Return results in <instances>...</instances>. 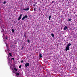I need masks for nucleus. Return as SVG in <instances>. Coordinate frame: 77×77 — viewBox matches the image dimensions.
Masks as SVG:
<instances>
[{
	"instance_id": "obj_1",
	"label": "nucleus",
	"mask_w": 77,
	"mask_h": 77,
	"mask_svg": "<svg viewBox=\"0 0 77 77\" xmlns=\"http://www.w3.org/2000/svg\"><path fill=\"white\" fill-rule=\"evenodd\" d=\"M29 65H30L29 63H27L25 64V67H27V66H29Z\"/></svg>"
},
{
	"instance_id": "obj_2",
	"label": "nucleus",
	"mask_w": 77,
	"mask_h": 77,
	"mask_svg": "<svg viewBox=\"0 0 77 77\" xmlns=\"http://www.w3.org/2000/svg\"><path fill=\"white\" fill-rule=\"evenodd\" d=\"M25 18H27V16L26 15L24 16H23L22 19V20H24L25 19Z\"/></svg>"
},
{
	"instance_id": "obj_3",
	"label": "nucleus",
	"mask_w": 77,
	"mask_h": 77,
	"mask_svg": "<svg viewBox=\"0 0 77 77\" xmlns=\"http://www.w3.org/2000/svg\"><path fill=\"white\" fill-rule=\"evenodd\" d=\"M65 50L66 51H68V50H69V47H68V46H66V48L65 49Z\"/></svg>"
},
{
	"instance_id": "obj_4",
	"label": "nucleus",
	"mask_w": 77,
	"mask_h": 77,
	"mask_svg": "<svg viewBox=\"0 0 77 77\" xmlns=\"http://www.w3.org/2000/svg\"><path fill=\"white\" fill-rule=\"evenodd\" d=\"M21 17H22V14H20V16L18 17V20H21Z\"/></svg>"
},
{
	"instance_id": "obj_5",
	"label": "nucleus",
	"mask_w": 77,
	"mask_h": 77,
	"mask_svg": "<svg viewBox=\"0 0 77 77\" xmlns=\"http://www.w3.org/2000/svg\"><path fill=\"white\" fill-rule=\"evenodd\" d=\"M8 58H9V57L10 56H12V54H11V53H9L8 55Z\"/></svg>"
},
{
	"instance_id": "obj_6",
	"label": "nucleus",
	"mask_w": 77,
	"mask_h": 77,
	"mask_svg": "<svg viewBox=\"0 0 77 77\" xmlns=\"http://www.w3.org/2000/svg\"><path fill=\"white\" fill-rule=\"evenodd\" d=\"M39 57L40 58H41L42 57V54H41V53H40L39 54Z\"/></svg>"
},
{
	"instance_id": "obj_7",
	"label": "nucleus",
	"mask_w": 77,
	"mask_h": 77,
	"mask_svg": "<svg viewBox=\"0 0 77 77\" xmlns=\"http://www.w3.org/2000/svg\"><path fill=\"white\" fill-rule=\"evenodd\" d=\"M15 74L17 76H19V75H20V74L18 72L15 73Z\"/></svg>"
},
{
	"instance_id": "obj_8",
	"label": "nucleus",
	"mask_w": 77,
	"mask_h": 77,
	"mask_svg": "<svg viewBox=\"0 0 77 77\" xmlns=\"http://www.w3.org/2000/svg\"><path fill=\"white\" fill-rule=\"evenodd\" d=\"M23 10L24 11H29V8H27L26 9H23Z\"/></svg>"
},
{
	"instance_id": "obj_9",
	"label": "nucleus",
	"mask_w": 77,
	"mask_h": 77,
	"mask_svg": "<svg viewBox=\"0 0 77 77\" xmlns=\"http://www.w3.org/2000/svg\"><path fill=\"white\" fill-rule=\"evenodd\" d=\"M70 45H71V43H69V44H67V47H69Z\"/></svg>"
},
{
	"instance_id": "obj_10",
	"label": "nucleus",
	"mask_w": 77,
	"mask_h": 77,
	"mask_svg": "<svg viewBox=\"0 0 77 77\" xmlns=\"http://www.w3.org/2000/svg\"><path fill=\"white\" fill-rule=\"evenodd\" d=\"M66 29H67V26H65L64 27V30H66Z\"/></svg>"
},
{
	"instance_id": "obj_11",
	"label": "nucleus",
	"mask_w": 77,
	"mask_h": 77,
	"mask_svg": "<svg viewBox=\"0 0 77 77\" xmlns=\"http://www.w3.org/2000/svg\"><path fill=\"white\" fill-rule=\"evenodd\" d=\"M14 71H18V69H16V68H14Z\"/></svg>"
},
{
	"instance_id": "obj_12",
	"label": "nucleus",
	"mask_w": 77,
	"mask_h": 77,
	"mask_svg": "<svg viewBox=\"0 0 77 77\" xmlns=\"http://www.w3.org/2000/svg\"><path fill=\"white\" fill-rule=\"evenodd\" d=\"M49 20H50V19H51V16L50 15L49 16Z\"/></svg>"
},
{
	"instance_id": "obj_13",
	"label": "nucleus",
	"mask_w": 77,
	"mask_h": 77,
	"mask_svg": "<svg viewBox=\"0 0 77 77\" xmlns=\"http://www.w3.org/2000/svg\"><path fill=\"white\" fill-rule=\"evenodd\" d=\"M51 35L52 36V37H54V34L52 33L51 34Z\"/></svg>"
},
{
	"instance_id": "obj_14",
	"label": "nucleus",
	"mask_w": 77,
	"mask_h": 77,
	"mask_svg": "<svg viewBox=\"0 0 77 77\" xmlns=\"http://www.w3.org/2000/svg\"><path fill=\"white\" fill-rule=\"evenodd\" d=\"M6 1H4L3 3V4L4 5H6Z\"/></svg>"
},
{
	"instance_id": "obj_15",
	"label": "nucleus",
	"mask_w": 77,
	"mask_h": 77,
	"mask_svg": "<svg viewBox=\"0 0 77 77\" xmlns=\"http://www.w3.org/2000/svg\"><path fill=\"white\" fill-rule=\"evenodd\" d=\"M12 32L13 33H14V29H12Z\"/></svg>"
},
{
	"instance_id": "obj_16",
	"label": "nucleus",
	"mask_w": 77,
	"mask_h": 77,
	"mask_svg": "<svg viewBox=\"0 0 77 77\" xmlns=\"http://www.w3.org/2000/svg\"><path fill=\"white\" fill-rule=\"evenodd\" d=\"M68 21H71V19H69L68 20Z\"/></svg>"
},
{
	"instance_id": "obj_17",
	"label": "nucleus",
	"mask_w": 77,
	"mask_h": 77,
	"mask_svg": "<svg viewBox=\"0 0 77 77\" xmlns=\"http://www.w3.org/2000/svg\"><path fill=\"white\" fill-rule=\"evenodd\" d=\"M27 41L28 43H30V40L29 39L27 40Z\"/></svg>"
},
{
	"instance_id": "obj_18",
	"label": "nucleus",
	"mask_w": 77,
	"mask_h": 77,
	"mask_svg": "<svg viewBox=\"0 0 77 77\" xmlns=\"http://www.w3.org/2000/svg\"><path fill=\"white\" fill-rule=\"evenodd\" d=\"M6 46L7 47V48H8V44H6Z\"/></svg>"
},
{
	"instance_id": "obj_19",
	"label": "nucleus",
	"mask_w": 77,
	"mask_h": 77,
	"mask_svg": "<svg viewBox=\"0 0 77 77\" xmlns=\"http://www.w3.org/2000/svg\"><path fill=\"white\" fill-rule=\"evenodd\" d=\"M2 32H3V33H4L5 32V31L3 29H2V30L1 31Z\"/></svg>"
},
{
	"instance_id": "obj_20",
	"label": "nucleus",
	"mask_w": 77,
	"mask_h": 77,
	"mask_svg": "<svg viewBox=\"0 0 77 77\" xmlns=\"http://www.w3.org/2000/svg\"><path fill=\"white\" fill-rule=\"evenodd\" d=\"M11 60H15V58H12L11 59Z\"/></svg>"
},
{
	"instance_id": "obj_21",
	"label": "nucleus",
	"mask_w": 77,
	"mask_h": 77,
	"mask_svg": "<svg viewBox=\"0 0 77 77\" xmlns=\"http://www.w3.org/2000/svg\"><path fill=\"white\" fill-rule=\"evenodd\" d=\"M36 5H35V4H34L33 5V6H34L35 7Z\"/></svg>"
},
{
	"instance_id": "obj_22",
	"label": "nucleus",
	"mask_w": 77,
	"mask_h": 77,
	"mask_svg": "<svg viewBox=\"0 0 77 77\" xmlns=\"http://www.w3.org/2000/svg\"><path fill=\"white\" fill-rule=\"evenodd\" d=\"M19 68H21V65H20L19 66Z\"/></svg>"
},
{
	"instance_id": "obj_23",
	"label": "nucleus",
	"mask_w": 77,
	"mask_h": 77,
	"mask_svg": "<svg viewBox=\"0 0 77 77\" xmlns=\"http://www.w3.org/2000/svg\"><path fill=\"white\" fill-rule=\"evenodd\" d=\"M34 11H36V8H34Z\"/></svg>"
},
{
	"instance_id": "obj_24",
	"label": "nucleus",
	"mask_w": 77,
	"mask_h": 77,
	"mask_svg": "<svg viewBox=\"0 0 77 77\" xmlns=\"http://www.w3.org/2000/svg\"><path fill=\"white\" fill-rule=\"evenodd\" d=\"M15 74V73H16L15 72V71H14V70H13V71H12Z\"/></svg>"
},
{
	"instance_id": "obj_25",
	"label": "nucleus",
	"mask_w": 77,
	"mask_h": 77,
	"mask_svg": "<svg viewBox=\"0 0 77 77\" xmlns=\"http://www.w3.org/2000/svg\"><path fill=\"white\" fill-rule=\"evenodd\" d=\"M5 39H8V37L7 36H6Z\"/></svg>"
},
{
	"instance_id": "obj_26",
	"label": "nucleus",
	"mask_w": 77,
	"mask_h": 77,
	"mask_svg": "<svg viewBox=\"0 0 77 77\" xmlns=\"http://www.w3.org/2000/svg\"><path fill=\"white\" fill-rule=\"evenodd\" d=\"M23 62H24L23 61V60H22V61H21V63H23Z\"/></svg>"
},
{
	"instance_id": "obj_27",
	"label": "nucleus",
	"mask_w": 77,
	"mask_h": 77,
	"mask_svg": "<svg viewBox=\"0 0 77 77\" xmlns=\"http://www.w3.org/2000/svg\"><path fill=\"white\" fill-rule=\"evenodd\" d=\"M22 48L23 50V49H24V47L23 46H22Z\"/></svg>"
},
{
	"instance_id": "obj_28",
	"label": "nucleus",
	"mask_w": 77,
	"mask_h": 77,
	"mask_svg": "<svg viewBox=\"0 0 77 77\" xmlns=\"http://www.w3.org/2000/svg\"><path fill=\"white\" fill-rule=\"evenodd\" d=\"M1 21L0 20V26H1V25H0V24H1Z\"/></svg>"
},
{
	"instance_id": "obj_29",
	"label": "nucleus",
	"mask_w": 77,
	"mask_h": 77,
	"mask_svg": "<svg viewBox=\"0 0 77 77\" xmlns=\"http://www.w3.org/2000/svg\"><path fill=\"white\" fill-rule=\"evenodd\" d=\"M14 44H17V42H15V43H14Z\"/></svg>"
},
{
	"instance_id": "obj_30",
	"label": "nucleus",
	"mask_w": 77,
	"mask_h": 77,
	"mask_svg": "<svg viewBox=\"0 0 77 77\" xmlns=\"http://www.w3.org/2000/svg\"><path fill=\"white\" fill-rule=\"evenodd\" d=\"M52 3H53V2H54V1H52Z\"/></svg>"
},
{
	"instance_id": "obj_31",
	"label": "nucleus",
	"mask_w": 77,
	"mask_h": 77,
	"mask_svg": "<svg viewBox=\"0 0 77 77\" xmlns=\"http://www.w3.org/2000/svg\"><path fill=\"white\" fill-rule=\"evenodd\" d=\"M24 37H26V36L25 35H24Z\"/></svg>"
},
{
	"instance_id": "obj_32",
	"label": "nucleus",
	"mask_w": 77,
	"mask_h": 77,
	"mask_svg": "<svg viewBox=\"0 0 77 77\" xmlns=\"http://www.w3.org/2000/svg\"><path fill=\"white\" fill-rule=\"evenodd\" d=\"M15 47V46H14V48Z\"/></svg>"
},
{
	"instance_id": "obj_33",
	"label": "nucleus",
	"mask_w": 77,
	"mask_h": 77,
	"mask_svg": "<svg viewBox=\"0 0 77 77\" xmlns=\"http://www.w3.org/2000/svg\"><path fill=\"white\" fill-rule=\"evenodd\" d=\"M17 77H18L17 76Z\"/></svg>"
}]
</instances>
